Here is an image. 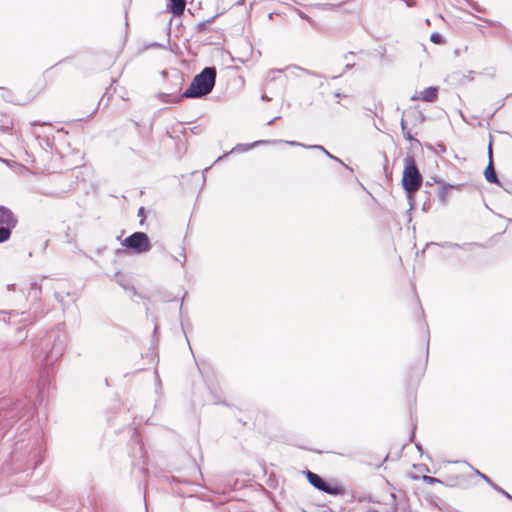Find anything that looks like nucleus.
Returning <instances> with one entry per match:
<instances>
[{
  "label": "nucleus",
  "mask_w": 512,
  "mask_h": 512,
  "mask_svg": "<svg viewBox=\"0 0 512 512\" xmlns=\"http://www.w3.org/2000/svg\"><path fill=\"white\" fill-rule=\"evenodd\" d=\"M35 407L27 397L8 396L0 399V439L15 429L13 449L7 466L20 477L13 483L22 485L42 463L44 444L41 434H29Z\"/></svg>",
  "instance_id": "1"
},
{
  "label": "nucleus",
  "mask_w": 512,
  "mask_h": 512,
  "mask_svg": "<svg viewBox=\"0 0 512 512\" xmlns=\"http://www.w3.org/2000/svg\"><path fill=\"white\" fill-rule=\"evenodd\" d=\"M65 349V338L60 333H49L42 340V351L38 355L41 357L43 369L39 376V385L41 390L49 385L53 376L52 365L59 360Z\"/></svg>",
  "instance_id": "2"
},
{
  "label": "nucleus",
  "mask_w": 512,
  "mask_h": 512,
  "mask_svg": "<svg viewBox=\"0 0 512 512\" xmlns=\"http://www.w3.org/2000/svg\"><path fill=\"white\" fill-rule=\"evenodd\" d=\"M216 79V70L215 68L206 67L202 70L201 73L196 75L189 87L182 94V97L185 98H199L209 94L214 85Z\"/></svg>",
  "instance_id": "3"
},
{
  "label": "nucleus",
  "mask_w": 512,
  "mask_h": 512,
  "mask_svg": "<svg viewBox=\"0 0 512 512\" xmlns=\"http://www.w3.org/2000/svg\"><path fill=\"white\" fill-rule=\"evenodd\" d=\"M117 240L120 241L127 254L143 255L152 249L151 240L145 232L136 231L123 240L121 236H118ZM116 253L121 254L123 250L118 249Z\"/></svg>",
  "instance_id": "4"
},
{
  "label": "nucleus",
  "mask_w": 512,
  "mask_h": 512,
  "mask_svg": "<svg viewBox=\"0 0 512 512\" xmlns=\"http://www.w3.org/2000/svg\"><path fill=\"white\" fill-rule=\"evenodd\" d=\"M404 164L402 185L408 193H413L419 189L422 183V176L416 167L413 156L405 157Z\"/></svg>",
  "instance_id": "5"
},
{
  "label": "nucleus",
  "mask_w": 512,
  "mask_h": 512,
  "mask_svg": "<svg viewBox=\"0 0 512 512\" xmlns=\"http://www.w3.org/2000/svg\"><path fill=\"white\" fill-rule=\"evenodd\" d=\"M307 478L311 485H313L315 488L323 492H326L331 495H335L339 492V489L337 487L327 484L319 475L313 472L309 471L307 474Z\"/></svg>",
  "instance_id": "6"
},
{
  "label": "nucleus",
  "mask_w": 512,
  "mask_h": 512,
  "mask_svg": "<svg viewBox=\"0 0 512 512\" xmlns=\"http://www.w3.org/2000/svg\"><path fill=\"white\" fill-rule=\"evenodd\" d=\"M17 225V218L14 213L5 206H0V226L14 229Z\"/></svg>",
  "instance_id": "7"
},
{
  "label": "nucleus",
  "mask_w": 512,
  "mask_h": 512,
  "mask_svg": "<svg viewBox=\"0 0 512 512\" xmlns=\"http://www.w3.org/2000/svg\"><path fill=\"white\" fill-rule=\"evenodd\" d=\"M438 97V89L436 87H429L424 91L414 94L411 100H422L424 102H434Z\"/></svg>",
  "instance_id": "8"
},
{
  "label": "nucleus",
  "mask_w": 512,
  "mask_h": 512,
  "mask_svg": "<svg viewBox=\"0 0 512 512\" xmlns=\"http://www.w3.org/2000/svg\"><path fill=\"white\" fill-rule=\"evenodd\" d=\"M489 164L488 166L486 167L485 171H484V176H485V179L487 180V182L489 183H494V184H500L499 183V180L497 178V175L495 173V170H494V167H493V162H492V148H491V144L489 145Z\"/></svg>",
  "instance_id": "9"
},
{
  "label": "nucleus",
  "mask_w": 512,
  "mask_h": 512,
  "mask_svg": "<svg viewBox=\"0 0 512 512\" xmlns=\"http://www.w3.org/2000/svg\"><path fill=\"white\" fill-rule=\"evenodd\" d=\"M114 280L119 284L124 290H131L134 295H137L135 288L132 286L131 281L120 272L114 274Z\"/></svg>",
  "instance_id": "10"
},
{
  "label": "nucleus",
  "mask_w": 512,
  "mask_h": 512,
  "mask_svg": "<svg viewBox=\"0 0 512 512\" xmlns=\"http://www.w3.org/2000/svg\"><path fill=\"white\" fill-rule=\"evenodd\" d=\"M185 6V0H169L167 8L173 15H180L183 13Z\"/></svg>",
  "instance_id": "11"
},
{
  "label": "nucleus",
  "mask_w": 512,
  "mask_h": 512,
  "mask_svg": "<svg viewBox=\"0 0 512 512\" xmlns=\"http://www.w3.org/2000/svg\"><path fill=\"white\" fill-rule=\"evenodd\" d=\"M12 230L8 227H1L0 226V244L6 242L10 239Z\"/></svg>",
  "instance_id": "12"
},
{
  "label": "nucleus",
  "mask_w": 512,
  "mask_h": 512,
  "mask_svg": "<svg viewBox=\"0 0 512 512\" xmlns=\"http://www.w3.org/2000/svg\"><path fill=\"white\" fill-rule=\"evenodd\" d=\"M430 40L434 44H444L445 43V40H444L443 36L440 33H437V32H434V33L431 34Z\"/></svg>",
  "instance_id": "13"
},
{
  "label": "nucleus",
  "mask_w": 512,
  "mask_h": 512,
  "mask_svg": "<svg viewBox=\"0 0 512 512\" xmlns=\"http://www.w3.org/2000/svg\"><path fill=\"white\" fill-rule=\"evenodd\" d=\"M0 314L9 315L10 318H15L17 316H23L25 312L19 313L15 310H0Z\"/></svg>",
  "instance_id": "14"
},
{
  "label": "nucleus",
  "mask_w": 512,
  "mask_h": 512,
  "mask_svg": "<svg viewBox=\"0 0 512 512\" xmlns=\"http://www.w3.org/2000/svg\"><path fill=\"white\" fill-rule=\"evenodd\" d=\"M424 482L428 484H434L440 482L437 478L431 477V476H423Z\"/></svg>",
  "instance_id": "15"
},
{
  "label": "nucleus",
  "mask_w": 512,
  "mask_h": 512,
  "mask_svg": "<svg viewBox=\"0 0 512 512\" xmlns=\"http://www.w3.org/2000/svg\"><path fill=\"white\" fill-rule=\"evenodd\" d=\"M17 334L20 338V341H23L27 337V333L22 328H18Z\"/></svg>",
  "instance_id": "16"
},
{
  "label": "nucleus",
  "mask_w": 512,
  "mask_h": 512,
  "mask_svg": "<svg viewBox=\"0 0 512 512\" xmlns=\"http://www.w3.org/2000/svg\"><path fill=\"white\" fill-rule=\"evenodd\" d=\"M54 296H55L56 300H57L59 303H61L62 305H64V298H65V296H64V295H62V294H60V293H58V292H55Z\"/></svg>",
  "instance_id": "17"
},
{
  "label": "nucleus",
  "mask_w": 512,
  "mask_h": 512,
  "mask_svg": "<svg viewBox=\"0 0 512 512\" xmlns=\"http://www.w3.org/2000/svg\"><path fill=\"white\" fill-rule=\"evenodd\" d=\"M149 47H160V43L159 42L150 43L149 45H145L140 51L143 52V51L147 50Z\"/></svg>",
  "instance_id": "18"
},
{
  "label": "nucleus",
  "mask_w": 512,
  "mask_h": 512,
  "mask_svg": "<svg viewBox=\"0 0 512 512\" xmlns=\"http://www.w3.org/2000/svg\"><path fill=\"white\" fill-rule=\"evenodd\" d=\"M138 216L141 217L140 225H143V223H144V208L143 207L139 208Z\"/></svg>",
  "instance_id": "19"
},
{
  "label": "nucleus",
  "mask_w": 512,
  "mask_h": 512,
  "mask_svg": "<svg viewBox=\"0 0 512 512\" xmlns=\"http://www.w3.org/2000/svg\"><path fill=\"white\" fill-rule=\"evenodd\" d=\"M153 322H154V330H153V341L156 339V334H157V331H158V324L156 322V317H153Z\"/></svg>",
  "instance_id": "20"
},
{
  "label": "nucleus",
  "mask_w": 512,
  "mask_h": 512,
  "mask_svg": "<svg viewBox=\"0 0 512 512\" xmlns=\"http://www.w3.org/2000/svg\"><path fill=\"white\" fill-rule=\"evenodd\" d=\"M403 133H404V136H405V138H406L407 140H412V139H413V138H412V135H411V133H410L409 131H406V130H405V131H403Z\"/></svg>",
  "instance_id": "21"
},
{
  "label": "nucleus",
  "mask_w": 512,
  "mask_h": 512,
  "mask_svg": "<svg viewBox=\"0 0 512 512\" xmlns=\"http://www.w3.org/2000/svg\"><path fill=\"white\" fill-rule=\"evenodd\" d=\"M155 375H156V382L159 383V380H158V369L157 367L155 368Z\"/></svg>",
  "instance_id": "22"
},
{
  "label": "nucleus",
  "mask_w": 512,
  "mask_h": 512,
  "mask_svg": "<svg viewBox=\"0 0 512 512\" xmlns=\"http://www.w3.org/2000/svg\"><path fill=\"white\" fill-rule=\"evenodd\" d=\"M401 127L403 131L406 130L405 122L403 120L401 121Z\"/></svg>",
  "instance_id": "23"
},
{
  "label": "nucleus",
  "mask_w": 512,
  "mask_h": 512,
  "mask_svg": "<svg viewBox=\"0 0 512 512\" xmlns=\"http://www.w3.org/2000/svg\"><path fill=\"white\" fill-rule=\"evenodd\" d=\"M317 148H320L321 150L325 151V153H327V155L330 156V154L324 149V147H321V146H316Z\"/></svg>",
  "instance_id": "24"
},
{
  "label": "nucleus",
  "mask_w": 512,
  "mask_h": 512,
  "mask_svg": "<svg viewBox=\"0 0 512 512\" xmlns=\"http://www.w3.org/2000/svg\"><path fill=\"white\" fill-rule=\"evenodd\" d=\"M480 475H481L482 478H484L486 481L489 482V479L485 475H483V474H480Z\"/></svg>",
  "instance_id": "25"
},
{
  "label": "nucleus",
  "mask_w": 512,
  "mask_h": 512,
  "mask_svg": "<svg viewBox=\"0 0 512 512\" xmlns=\"http://www.w3.org/2000/svg\"><path fill=\"white\" fill-rule=\"evenodd\" d=\"M125 19L127 20V11L125 12ZM125 25H126V26L128 25V22H127V21L125 22Z\"/></svg>",
  "instance_id": "26"
},
{
  "label": "nucleus",
  "mask_w": 512,
  "mask_h": 512,
  "mask_svg": "<svg viewBox=\"0 0 512 512\" xmlns=\"http://www.w3.org/2000/svg\"><path fill=\"white\" fill-rule=\"evenodd\" d=\"M290 145H299L297 142H289Z\"/></svg>",
  "instance_id": "27"
},
{
  "label": "nucleus",
  "mask_w": 512,
  "mask_h": 512,
  "mask_svg": "<svg viewBox=\"0 0 512 512\" xmlns=\"http://www.w3.org/2000/svg\"><path fill=\"white\" fill-rule=\"evenodd\" d=\"M144 304H145V306H146V311H147V313H148V312H149L148 304H147V303H144Z\"/></svg>",
  "instance_id": "28"
},
{
  "label": "nucleus",
  "mask_w": 512,
  "mask_h": 512,
  "mask_svg": "<svg viewBox=\"0 0 512 512\" xmlns=\"http://www.w3.org/2000/svg\"><path fill=\"white\" fill-rule=\"evenodd\" d=\"M36 286H37V283H33V284H32V288H33V289H34V288H36Z\"/></svg>",
  "instance_id": "29"
},
{
  "label": "nucleus",
  "mask_w": 512,
  "mask_h": 512,
  "mask_svg": "<svg viewBox=\"0 0 512 512\" xmlns=\"http://www.w3.org/2000/svg\"><path fill=\"white\" fill-rule=\"evenodd\" d=\"M13 287H14V284L9 285V286H8V289L10 290V289H12Z\"/></svg>",
  "instance_id": "30"
}]
</instances>
